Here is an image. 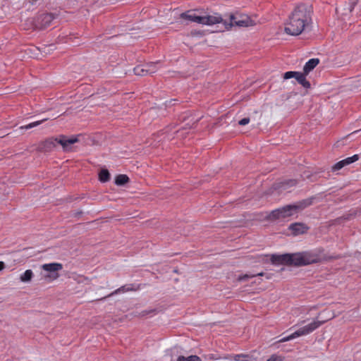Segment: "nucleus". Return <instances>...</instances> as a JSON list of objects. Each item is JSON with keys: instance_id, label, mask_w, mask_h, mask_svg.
Wrapping results in <instances>:
<instances>
[{"instance_id": "obj_1", "label": "nucleus", "mask_w": 361, "mask_h": 361, "mask_svg": "<svg viewBox=\"0 0 361 361\" xmlns=\"http://www.w3.org/2000/svg\"><path fill=\"white\" fill-rule=\"evenodd\" d=\"M310 13V9L305 5L296 7L286 23L285 32L293 36L301 34L311 22Z\"/></svg>"}, {"instance_id": "obj_2", "label": "nucleus", "mask_w": 361, "mask_h": 361, "mask_svg": "<svg viewBox=\"0 0 361 361\" xmlns=\"http://www.w3.org/2000/svg\"><path fill=\"white\" fill-rule=\"evenodd\" d=\"M312 204L311 200H305L296 204H289L272 211L268 216L269 220L283 219L293 215Z\"/></svg>"}, {"instance_id": "obj_3", "label": "nucleus", "mask_w": 361, "mask_h": 361, "mask_svg": "<svg viewBox=\"0 0 361 361\" xmlns=\"http://www.w3.org/2000/svg\"><path fill=\"white\" fill-rule=\"evenodd\" d=\"M42 269L44 271L42 274V278L46 282H51L56 280L59 277V271L62 270L63 265L61 263L53 262L44 264L41 266Z\"/></svg>"}, {"instance_id": "obj_4", "label": "nucleus", "mask_w": 361, "mask_h": 361, "mask_svg": "<svg viewBox=\"0 0 361 361\" xmlns=\"http://www.w3.org/2000/svg\"><path fill=\"white\" fill-rule=\"evenodd\" d=\"M323 322L319 321H314L312 323L300 328L297 331H295L294 333L291 334L290 335L283 337L279 340V343H283L286 341H289L292 339H294L295 338H298L299 336H305L307 335L312 331H314L315 329L319 328Z\"/></svg>"}, {"instance_id": "obj_5", "label": "nucleus", "mask_w": 361, "mask_h": 361, "mask_svg": "<svg viewBox=\"0 0 361 361\" xmlns=\"http://www.w3.org/2000/svg\"><path fill=\"white\" fill-rule=\"evenodd\" d=\"M225 28L228 30L233 26L238 27H248L255 25L254 21L247 15L245 14H235L231 15L230 22H224Z\"/></svg>"}, {"instance_id": "obj_6", "label": "nucleus", "mask_w": 361, "mask_h": 361, "mask_svg": "<svg viewBox=\"0 0 361 361\" xmlns=\"http://www.w3.org/2000/svg\"><path fill=\"white\" fill-rule=\"evenodd\" d=\"M290 265L305 266L317 262L315 256L309 252L290 254Z\"/></svg>"}, {"instance_id": "obj_7", "label": "nucleus", "mask_w": 361, "mask_h": 361, "mask_svg": "<svg viewBox=\"0 0 361 361\" xmlns=\"http://www.w3.org/2000/svg\"><path fill=\"white\" fill-rule=\"evenodd\" d=\"M306 75L305 73L288 71L284 73L283 78L287 80L295 78L304 87L308 88L310 86V83L306 80Z\"/></svg>"}, {"instance_id": "obj_8", "label": "nucleus", "mask_w": 361, "mask_h": 361, "mask_svg": "<svg viewBox=\"0 0 361 361\" xmlns=\"http://www.w3.org/2000/svg\"><path fill=\"white\" fill-rule=\"evenodd\" d=\"M58 144L61 145L63 151L68 152L71 150V146L78 142L77 137H68L66 135H61L57 137Z\"/></svg>"}, {"instance_id": "obj_9", "label": "nucleus", "mask_w": 361, "mask_h": 361, "mask_svg": "<svg viewBox=\"0 0 361 361\" xmlns=\"http://www.w3.org/2000/svg\"><path fill=\"white\" fill-rule=\"evenodd\" d=\"M290 254L272 255L271 261L274 264H287L290 265Z\"/></svg>"}, {"instance_id": "obj_10", "label": "nucleus", "mask_w": 361, "mask_h": 361, "mask_svg": "<svg viewBox=\"0 0 361 361\" xmlns=\"http://www.w3.org/2000/svg\"><path fill=\"white\" fill-rule=\"evenodd\" d=\"M57 137H50L40 144V150L42 152H47L53 150L58 144Z\"/></svg>"}, {"instance_id": "obj_11", "label": "nucleus", "mask_w": 361, "mask_h": 361, "mask_svg": "<svg viewBox=\"0 0 361 361\" xmlns=\"http://www.w3.org/2000/svg\"><path fill=\"white\" fill-rule=\"evenodd\" d=\"M224 20L221 16L215 15V16H201V23L202 25H212L216 23H223Z\"/></svg>"}, {"instance_id": "obj_12", "label": "nucleus", "mask_w": 361, "mask_h": 361, "mask_svg": "<svg viewBox=\"0 0 361 361\" xmlns=\"http://www.w3.org/2000/svg\"><path fill=\"white\" fill-rule=\"evenodd\" d=\"M307 228H308L305 224L301 223L292 224L289 226V230L294 235H298L305 233L307 231Z\"/></svg>"}, {"instance_id": "obj_13", "label": "nucleus", "mask_w": 361, "mask_h": 361, "mask_svg": "<svg viewBox=\"0 0 361 361\" xmlns=\"http://www.w3.org/2000/svg\"><path fill=\"white\" fill-rule=\"evenodd\" d=\"M180 18L197 23H201V16H197L194 11H188L180 14Z\"/></svg>"}, {"instance_id": "obj_14", "label": "nucleus", "mask_w": 361, "mask_h": 361, "mask_svg": "<svg viewBox=\"0 0 361 361\" xmlns=\"http://www.w3.org/2000/svg\"><path fill=\"white\" fill-rule=\"evenodd\" d=\"M319 63V60L318 59H310L304 66L303 71L305 74H308L310 71H312Z\"/></svg>"}, {"instance_id": "obj_15", "label": "nucleus", "mask_w": 361, "mask_h": 361, "mask_svg": "<svg viewBox=\"0 0 361 361\" xmlns=\"http://www.w3.org/2000/svg\"><path fill=\"white\" fill-rule=\"evenodd\" d=\"M133 71L135 75L141 76L155 73V71L154 69H147L145 66H144L143 67L137 66L133 69Z\"/></svg>"}, {"instance_id": "obj_16", "label": "nucleus", "mask_w": 361, "mask_h": 361, "mask_svg": "<svg viewBox=\"0 0 361 361\" xmlns=\"http://www.w3.org/2000/svg\"><path fill=\"white\" fill-rule=\"evenodd\" d=\"M33 276V271L31 269H27L20 276V280L23 283H29L32 281Z\"/></svg>"}, {"instance_id": "obj_17", "label": "nucleus", "mask_w": 361, "mask_h": 361, "mask_svg": "<svg viewBox=\"0 0 361 361\" xmlns=\"http://www.w3.org/2000/svg\"><path fill=\"white\" fill-rule=\"evenodd\" d=\"M129 180L128 177L126 175L121 174L116 176L115 183L118 185H123L128 183Z\"/></svg>"}, {"instance_id": "obj_18", "label": "nucleus", "mask_w": 361, "mask_h": 361, "mask_svg": "<svg viewBox=\"0 0 361 361\" xmlns=\"http://www.w3.org/2000/svg\"><path fill=\"white\" fill-rule=\"evenodd\" d=\"M45 121H47V118H44V119L40 120V121H35V122L30 123H29L27 125L20 126V129L28 130V129H30L32 128L38 126L39 125H40L41 123H42Z\"/></svg>"}, {"instance_id": "obj_19", "label": "nucleus", "mask_w": 361, "mask_h": 361, "mask_svg": "<svg viewBox=\"0 0 361 361\" xmlns=\"http://www.w3.org/2000/svg\"><path fill=\"white\" fill-rule=\"evenodd\" d=\"M99 176L100 181L104 182V183L108 181L110 178V174H109L108 170H106V169H102L100 171Z\"/></svg>"}, {"instance_id": "obj_20", "label": "nucleus", "mask_w": 361, "mask_h": 361, "mask_svg": "<svg viewBox=\"0 0 361 361\" xmlns=\"http://www.w3.org/2000/svg\"><path fill=\"white\" fill-rule=\"evenodd\" d=\"M250 356L247 354H238L232 356L235 361H248Z\"/></svg>"}, {"instance_id": "obj_21", "label": "nucleus", "mask_w": 361, "mask_h": 361, "mask_svg": "<svg viewBox=\"0 0 361 361\" xmlns=\"http://www.w3.org/2000/svg\"><path fill=\"white\" fill-rule=\"evenodd\" d=\"M200 358L197 355H190L187 357L184 356H179L177 361H200Z\"/></svg>"}, {"instance_id": "obj_22", "label": "nucleus", "mask_w": 361, "mask_h": 361, "mask_svg": "<svg viewBox=\"0 0 361 361\" xmlns=\"http://www.w3.org/2000/svg\"><path fill=\"white\" fill-rule=\"evenodd\" d=\"M132 290H133V288H130L127 286H121V288L116 289L115 291H114L111 294H109L108 295V297H110L111 295H114L119 293H124V292Z\"/></svg>"}, {"instance_id": "obj_23", "label": "nucleus", "mask_w": 361, "mask_h": 361, "mask_svg": "<svg viewBox=\"0 0 361 361\" xmlns=\"http://www.w3.org/2000/svg\"><path fill=\"white\" fill-rule=\"evenodd\" d=\"M359 159V156L357 154H355L353 157H348L345 159H343V162L345 163V165L347 166L348 164H350L356 161H357Z\"/></svg>"}, {"instance_id": "obj_24", "label": "nucleus", "mask_w": 361, "mask_h": 361, "mask_svg": "<svg viewBox=\"0 0 361 361\" xmlns=\"http://www.w3.org/2000/svg\"><path fill=\"white\" fill-rule=\"evenodd\" d=\"M345 163L343 162V160L337 162L336 164H334L333 166H332V170L333 171H337V170H340L341 169L343 166H345Z\"/></svg>"}, {"instance_id": "obj_25", "label": "nucleus", "mask_w": 361, "mask_h": 361, "mask_svg": "<svg viewBox=\"0 0 361 361\" xmlns=\"http://www.w3.org/2000/svg\"><path fill=\"white\" fill-rule=\"evenodd\" d=\"M159 64V63H154V62H152V63H147L145 65V67L147 69H152V70H154L155 72L157 71V65Z\"/></svg>"}, {"instance_id": "obj_26", "label": "nucleus", "mask_w": 361, "mask_h": 361, "mask_svg": "<svg viewBox=\"0 0 361 361\" xmlns=\"http://www.w3.org/2000/svg\"><path fill=\"white\" fill-rule=\"evenodd\" d=\"M255 275L253 274V275H249V274H245V275H243V276H240L238 279V281H245V280H247L250 278H252V277H254Z\"/></svg>"}, {"instance_id": "obj_27", "label": "nucleus", "mask_w": 361, "mask_h": 361, "mask_svg": "<svg viewBox=\"0 0 361 361\" xmlns=\"http://www.w3.org/2000/svg\"><path fill=\"white\" fill-rule=\"evenodd\" d=\"M250 118H244L238 121V124L240 126H245L249 123Z\"/></svg>"}, {"instance_id": "obj_28", "label": "nucleus", "mask_w": 361, "mask_h": 361, "mask_svg": "<svg viewBox=\"0 0 361 361\" xmlns=\"http://www.w3.org/2000/svg\"><path fill=\"white\" fill-rule=\"evenodd\" d=\"M90 281V280L86 278V277H84L82 276H78V283H88Z\"/></svg>"}, {"instance_id": "obj_29", "label": "nucleus", "mask_w": 361, "mask_h": 361, "mask_svg": "<svg viewBox=\"0 0 361 361\" xmlns=\"http://www.w3.org/2000/svg\"><path fill=\"white\" fill-rule=\"evenodd\" d=\"M356 4V0H353V2L351 3V8H350V11L353 9L354 6H355Z\"/></svg>"}, {"instance_id": "obj_30", "label": "nucleus", "mask_w": 361, "mask_h": 361, "mask_svg": "<svg viewBox=\"0 0 361 361\" xmlns=\"http://www.w3.org/2000/svg\"><path fill=\"white\" fill-rule=\"evenodd\" d=\"M5 267V264L3 262H0V271L3 270Z\"/></svg>"}, {"instance_id": "obj_31", "label": "nucleus", "mask_w": 361, "mask_h": 361, "mask_svg": "<svg viewBox=\"0 0 361 361\" xmlns=\"http://www.w3.org/2000/svg\"><path fill=\"white\" fill-rule=\"evenodd\" d=\"M44 18H47L48 20L51 19V16L49 15H47L44 16Z\"/></svg>"}, {"instance_id": "obj_32", "label": "nucleus", "mask_w": 361, "mask_h": 361, "mask_svg": "<svg viewBox=\"0 0 361 361\" xmlns=\"http://www.w3.org/2000/svg\"><path fill=\"white\" fill-rule=\"evenodd\" d=\"M257 276H262V275H263V274H262V273H259V274H257Z\"/></svg>"}, {"instance_id": "obj_33", "label": "nucleus", "mask_w": 361, "mask_h": 361, "mask_svg": "<svg viewBox=\"0 0 361 361\" xmlns=\"http://www.w3.org/2000/svg\"><path fill=\"white\" fill-rule=\"evenodd\" d=\"M32 2H35L37 1V0H31Z\"/></svg>"}]
</instances>
